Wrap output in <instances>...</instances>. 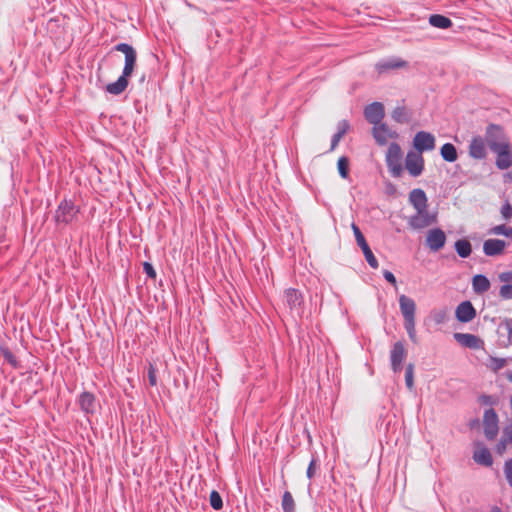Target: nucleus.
Masks as SVG:
<instances>
[{"label": "nucleus", "mask_w": 512, "mask_h": 512, "mask_svg": "<svg viewBox=\"0 0 512 512\" xmlns=\"http://www.w3.org/2000/svg\"><path fill=\"white\" fill-rule=\"evenodd\" d=\"M114 50L122 52L125 55L124 67L119 78L106 86V91L112 95H120L123 93L128 84L137 61V53L132 45L128 43H118L114 46Z\"/></svg>", "instance_id": "f257e3e1"}, {"label": "nucleus", "mask_w": 512, "mask_h": 512, "mask_svg": "<svg viewBox=\"0 0 512 512\" xmlns=\"http://www.w3.org/2000/svg\"><path fill=\"white\" fill-rule=\"evenodd\" d=\"M79 213L80 207L72 199L64 198L58 204L53 218L57 225L67 226L77 220Z\"/></svg>", "instance_id": "f03ea898"}, {"label": "nucleus", "mask_w": 512, "mask_h": 512, "mask_svg": "<svg viewBox=\"0 0 512 512\" xmlns=\"http://www.w3.org/2000/svg\"><path fill=\"white\" fill-rule=\"evenodd\" d=\"M402 157L403 152L400 145L397 142L390 143L385 161L391 176L394 178H399L403 174Z\"/></svg>", "instance_id": "7ed1b4c3"}, {"label": "nucleus", "mask_w": 512, "mask_h": 512, "mask_svg": "<svg viewBox=\"0 0 512 512\" xmlns=\"http://www.w3.org/2000/svg\"><path fill=\"white\" fill-rule=\"evenodd\" d=\"M284 299L291 313L298 317L303 314L304 297L303 294L295 288H288L284 291Z\"/></svg>", "instance_id": "20e7f679"}, {"label": "nucleus", "mask_w": 512, "mask_h": 512, "mask_svg": "<svg viewBox=\"0 0 512 512\" xmlns=\"http://www.w3.org/2000/svg\"><path fill=\"white\" fill-rule=\"evenodd\" d=\"M352 229L354 232V236L357 242V245L361 248L363 255L365 257V260L369 264V266L373 269H377L379 266L378 260L373 254L370 246L368 245L364 235L362 234L359 227L355 224H352Z\"/></svg>", "instance_id": "39448f33"}, {"label": "nucleus", "mask_w": 512, "mask_h": 512, "mask_svg": "<svg viewBox=\"0 0 512 512\" xmlns=\"http://www.w3.org/2000/svg\"><path fill=\"white\" fill-rule=\"evenodd\" d=\"M499 418L493 408L486 409L483 415L484 434L488 440H494L498 434Z\"/></svg>", "instance_id": "423d86ee"}, {"label": "nucleus", "mask_w": 512, "mask_h": 512, "mask_svg": "<svg viewBox=\"0 0 512 512\" xmlns=\"http://www.w3.org/2000/svg\"><path fill=\"white\" fill-rule=\"evenodd\" d=\"M437 222V216L436 214H430L427 211V208L425 210H422L421 212L416 211V213L409 217L408 224L412 229L420 230L425 227H428L434 223Z\"/></svg>", "instance_id": "0eeeda50"}, {"label": "nucleus", "mask_w": 512, "mask_h": 512, "mask_svg": "<svg viewBox=\"0 0 512 512\" xmlns=\"http://www.w3.org/2000/svg\"><path fill=\"white\" fill-rule=\"evenodd\" d=\"M489 148L493 151L497 147H500L503 144H506L507 142H503L504 140V131L503 128L500 125L496 124H489L486 127L485 131V139H484Z\"/></svg>", "instance_id": "6e6552de"}, {"label": "nucleus", "mask_w": 512, "mask_h": 512, "mask_svg": "<svg viewBox=\"0 0 512 512\" xmlns=\"http://www.w3.org/2000/svg\"><path fill=\"white\" fill-rule=\"evenodd\" d=\"M407 356V351L404 347L403 342L397 341L393 344L390 351V363L391 369L394 373H399L402 371V363Z\"/></svg>", "instance_id": "1a4fd4ad"}, {"label": "nucleus", "mask_w": 512, "mask_h": 512, "mask_svg": "<svg viewBox=\"0 0 512 512\" xmlns=\"http://www.w3.org/2000/svg\"><path fill=\"white\" fill-rule=\"evenodd\" d=\"M405 167L412 177H418L424 170V159L418 152L410 151L406 155Z\"/></svg>", "instance_id": "9d476101"}, {"label": "nucleus", "mask_w": 512, "mask_h": 512, "mask_svg": "<svg viewBox=\"0 0 512 512\" xmlns=\"http://www.w3.org/2000/svg\"><path fill=\"white\" fill-rule=\"evenodd\" d=\"M498 345L507 348L512 345V318H505L497 326Z\"/></svg>", "instance_id": "9b49d317"}, {"label": "nucleus", "mask_w": 512, "mask_h": 512, "mask_svg": "<svg viewBox=\"0 0 512 512\" xmlns=\"http://www.w3.org/2000/svg\"><path fill=\"white\" fill-rule=\"evenodd\" d=\"M413 144L417 152L421 154L435 148V137L430 132L419 131L414 137Z\"/></svg>", "instance_id": "f8f14e48"}, {"label": "nucleus", "mask_w": 512, "mask_h": 512, "mask_svg": "<svg viewBox=\"0 0 512 512\" xmlns=\"http://www.w3.org/2000/svg\"><path fill=\"white\" fill-rule=\"evenodd\" d=\"M77 404L85 415L96 413L98 401L92 392L83 391L77 398Z\"/></svg>", "instance_id": "ddd939ff"}, {"label": "nucleus", "mask_w": 512, "mask_h": 512, "mask_svg": "<svg viewBox=\"0 0 512 512\" xmlns=\"http://www.w3.org/2000/svg\"><path fill=\"white\" fill-rule=\"evenodd\" d=\"M385 116L384 106L381 102H373L364 109L365 119L372 125H378Z\"/></svg>", "instance_id": "4468645a"}, {"label": "nucleus", "mask_w": 512, "mask_h": 512, "mask_svg": "<svg viewBox=\"0 0 512 512\" xmlns=\"http://www.w3.org/2000/svg\"><path fill=\"white\" fill-rule=\"evenodd\" d=\"M453 337L459 345L465 348L479 350L484 347V341L474 334L457 332Z\"/></svg>", "instance_id": "2eb2a0df"}, {"label": "nucleus", "mask_w": 512, "mask_h": 512, "mask_svg": "<svg viewBox=\"0 0 512 512\" xmlns=\"http://www.w3.org/2000/svg\"><path fill=\"white\" fill-rule=\"evenodd\" d=\"M446 243V234L441 228H433L428 231L426 244L432 251H439Z\"/></svg>", "instance_id": "dca6fc26"}, {"label": "nucleus", "mask_w": 512, "mask_h": 512, "mask_svg": "<svg viewBox=\"0 0 512 512\" xmlns=\"http://www.w3.org/2000/svg\"><path fill=\"white\" fill-rule=\"evenodd\" d=\"M493 152L497 154L495 164L498 169L506 170L512 166V156L509 143L497 147Z\"/></svg>", "instance_id": "f3484780"}, {"label": "nucleus", "mask_w": 512, "mask_h": 512, "mask_svg": "<svg viewBox=\"0 0 512 512\" xmlns=\"http://www.w3.org/2000/svg\"><path fill=\"white\" fill-rule=\"evenodd\" d=\"M372 134L376 143L380 146L386 145L388 138L398 137V134L395 131H391L387 124L383 122H380L378 125H374Z\"/></svg>", "instance_id": "a211bd4d"}, {"label": "nucleus", "mask_w": 512, "mask_h": 512, "mask_svg": "<svg viewBox=\"0 0 512 512\" xmlns=\"http://www.w3.org/2000/svg\"><path fill=\"white\" fill-rule=\"evenodd\" d=\"M455 317L461 323H468L476 317V309L470 301H463L457 306Z\"/></svg>", "instance_id": "6ab92c4d"}, {"label": "nucleus", "mask_w": 512, "mask_h": 512, "mask_svg": "<svg viewBox=\"0 0 512 512\" xmlns=\"http://www.w3.org/2000/svg\"><path fill=\"white\" fill-rule=\"evenodd\" d=\"M506 247V242L501 239L490 238L483 243V253L489 257L502 255Z\"/></svg>", "instance_id": "aec40b11"}, {"label": "nucleus", "mask_w": 512, "mask_h": 512, "mask_svg": "<svg viewBox=\"0 0 512 512\" xmlns=\"http://www.w3.org/2000/svg\"><path fill=\"white\" fill-rule=\"evenodd\" d=\"M469 156L473 159L482 160L487 156L485 140L481 136H474L469 144Z\"/></svg>", "instance_id": "412c9836"}, {"label": "nucleus", "mask_w": 512, "mask_h": 512, "mask_svg": "<svg viewBox=\"0 0 512 512\" xmlns=\"http://www.w3.org/2000/svg\"><path fill=\"white\" fill-rule=\"evenodd\" d=\"M405 66H407L406 61L397 57H392L377 62L375 64V69L379 74H385L391 70L403 68Z\"/></svg>", "instance_id": "4be33fe9"}, {"label": "nucleus", "mask_w": 512, "mask_h": 512, "mask_svg": "<svg viewBox=\"0 0 512 512\" xmlns=\"http://www.w3.org/2000/svg\"><path fill=\"white\" fill-rule=\"evenodd\" d=\"M399 306L404 321L415 320L416 304L412 298L406 295H401L399 297Z\"/></svg>", "instance_id": "5701e85b"}, {"label": "nucleus", "mask_w": 512, "mask_h": 512, "mask_svg": "<svg viewBox=\"0 0 512 512\" xmlns=\"http://www.w3.org/2000/svg\"><path fill=\"white\" fill-rule=\"evenodd\" d=\"M409 201L414 209L418 212H421L427 208V196L425 192L420 188L413 189L410 192Z\"/></svg>", "instance_id": "b1692460"}, {"label": "nucleus", "mask_w": 512, "mask_h": 512, "mask_svg": "<svg viewBox=\"0 0 512 512\" xmlns=\"http://www.w3.org/2000/svg\"><path fill=\"white\" fill-rule=\"evenodd\" d=\"M413 112L404 105H397L391 112V118L399 124L411 122Z\"/></svg>", "instance_id": "393cba45"}, {"label": "nucleus", "mask_w": 512, "mask_h": 512, "mask_svg": "<svg viewBox=\"0 0 512 512\" xmlns=\"http://www.w3.org/2000/svg\"><path fill=\"white\" fill-rule=\"evenodd\" d=\"M491 283L487 276L476 274L472 278V289L476 294H483L490 289Z\"/></svg>", "instance_id": "a878e982"}, {"label": "nucleus", "mask_w": 512, "mask_h": 512, "mask_svg": "<svg viewBox=\"0 0 512 512\" xmlns=\"http://www.w3.org/2000/svg\"><path fill=\"white\" fill-rule=\"evenodd\" d=\"M473 459L476 463L485 467H490L493 464L492 454L486 447H482L480 450L474 451Z\"/></svg>", "instance_id": "bb28decb"}, {"label": "nucleus", "mask_w": 512, "mask_h": 512, "mask_svg": "<svg viewBox=\"0 0 512 512\" xmlns=\"http://www.w3.org/2000/svg\"><path fill=\"white\" fill-rule=\"evenodd\" d=\"M429 24L439 29H448L453 25L452 20L442 14H431Z\"/></svg>", "instance_id": "cd10ccee"}, {"label": "nucleus", "mask_w": 512, "mask_h": 512, "mask_svg": "<svg viewBox=\"0 0 512 512\" xmlns=\"http://www.w3.org/2000/svg\"><path fill=\"white\" fill-rule=\"evenodd\" d=\"M440 155L446 162H455L458 158V153L455 145L452 143H445L440 148Z\"/></svg>", "instance_id": "c85d7f7f"}, {"label": "nucleus", "mask_w": 512, "mask_h": 512, "mask_svg": "<svg viewBox=\"0 0 512 512\" xmlns=\"http://www.w3.org/2000/svg\"><path fill=\"white\" fill-rule=\"evenodd\" d=\"M454 249L459 257L468 258L472 253V245L467 239H459L454 244Z\"/></svg>", "instance_id": "c756f323"}, {"label": "nucleus", "mask_w": 512, "mask_h": 512, "mask_svg": "<svg viewBox=\"0 0 512 512\" xmlns=\"http://www.w3.org/2000/svg\"><path fill=\"white\" fill-rule=\"evenodd\" d=\"M281 506L283 512H295V501L289 491H285L282 496Z\"/></svg>", "instance_id": "7c9ffc66"}, {"label": "nucleus", "mask_w": 512, "mask_h": 512, "mask_svg": "<svg viewBox=\"0 0 512 512\" xmlns=\"http://www.w3.org/2000/svg\"><path fill=\"white\" fill-rule=\"evenodd\" d=\"M488 234L512 237V227L506 226L505 224L496 225L488 230Z\"/></svg>", "instance_id": "2f4dec72"}, {"label": "nucleus", "mask_w": 512, "mask_h": 512, "mask_svg": "<svg viewBox=\"0 0 512 512\" xmlns=\"http://www.w3.org/2000/svg\"><path fill=\"white\" fill-rule=\"evenodd\" d=\"M512 443V424L503 429L501 439L498 443V449H505L507 445Z\"/></svg>", "instance_id": "473e14b6"}, {"label": "nucleus", "mask_w": 512, "mask_h": 512, "mask_svg": "<svg viewBox=\"0 0 512 512\" xmlns=\"http://www.w3.org/2000/svg\"><path fill=\"white\" fill-rule=\"evenodd\" d=\"M0 353L4 357L5 361L9 363L13 368L17 369L20 367V363L14 354L7 347H0Z\"/></svg>", "instance_id": "72a5a7b5"}, {"label": "nucleus", "mask_w": 512, "mask_h": 512, "mask_svg": "<svg viewBox=\"0 0 512 512\" xmlns=\"http://www.w3.org/2000/svg\"><path fill=\"white\" fill-rule=\"evenodd\" d=\"M337 168L339 175L343 179H347L349 177V159L346 156H342L338 159Z\"/></svg>", "instance_id": "f704fd0d"}, {"label": "nucleus", "mask_w": 512, "mask_h": 512, "mask_svg": "<svg viewBox=\"0 0 512 512\" xmlns=\"http://www.w3.org/2000/svg\"><path fill=\"white\" fill-rule=\"evenodd\" d=\"M431 318L434 321V323L437 325L444 324L448 320L447 309L443 308V309L433 310L431 312Z\"/></svg>", "instance_id": "c9c22d12"}, {"label": "nucleus", "mask_w": 512, "mask_h": 512, "mask_svg": "<svg viewBox=\"0 0 512 512\" xmlns=\"http://www.w3.org/2000/svg\"><path fill=\"white\" fill-rule=\"evenodd\" d=\"M209 503H210V506L216 511L221 510L223 508V500L218 491H216V490L211 491V493L209 495Z\"/></svg>", "instance_id": "e433bc0d"}, {"label": "nucleus", "mask_w": 512, "mask_h": 512, "mask_svg": "<svg viewBox=\"0 0 512 512\" xmlns=\"http://www.w3.org/2000/svg\"><path fill=\"white\" fill-rule=\"evenodd\" d=\"M405 383L409 390L414 387V365L409 363L405 369Z\"/></svg>", "instance_id": "4c0bfd02"}, {"label": "nucleus", "mask_w": 512, "mask_h": 512, "mask_svg": "<svg viewBox=\"0 0 512 512\" xmlns=\"http://www.w3.org/2000/svg\"><path fill=\"white\" fill-rule=\"evenodd\" d=\"M500 214L504 221L509 222L512 219V204L505 200L500 208Z\"/></svg>", "instance_id": "58836bf2"}, {"label": "nucleus", "mask_w": 512, "mask_h": 512, "mask_svg": "<svg viewBox=\"0 0 512 512\" xmlns=\"http://www.w3.org/2000/svg\"><path fill=\"white\" fill-rule=\"evenodd\" d=\"M506 363L507 360L505 358L490 357L488 366L494 372H498L506 365Z\"/></svg>", "instance_id": "ea45409f"}, {"label": "nucleus", "mask_w": 512, "mask_h": 512, "mask_svg": "<svg viewBox=\"0 0 512 512\" xmlns=\"http://www.w3.org/2000/svg\"><path fill=\"white\" fill-rule=\"evenodd\" d=\"M404 328H405L410 340L412 342L416 343L417 338H416L415 320L404 321Z\"/></svg>", "instance_id": "a19ab883"}, {"label": "nucleus", "mask_w": 512, "mask_h": 512, "mask_svg": "<svg viewBox=\"0 0 512 512\" xmlns=\"http://www.w3.org/2000/svg\"><path fill=\"white\" fill-rule=\"evenodd\" d=\"M157 370L155 366L149 362L148 368H147V378L150 386H156L157 385V376H156Z\"/></svg>", "instance_id": "79ce46f5"}, {"label": "nucleus", "mask_w": 512, "mask_h": 512, "mask_svg": "<svg viewBox=\"0 0 512 512\" xmlns=\"http://www.w3.org/2000/svg\"><path fill=\"white\" fill-rule=\"evenodd\" d=\"M499 295L504 300L512 299V284H504L500 287Z\"/></svg>", "instance_id": "37998d69"}, {"label": "nucleus", "mask_w": 512, "mask_h": 512, "mask_svg": "<svg viewBox=\"0 0 512 512\" xmlns=\"http://www.w3.org/2000/svg\"><path fill=\"white\" fill-rule=\"evenodd\" d=\"M504 474L510 487H512V458L504 463Z\"/></svg>", "instance_id": "c03bdc74"}, {"label": "nucleus", "mask_w": 512, "mask_h": 512, "mask_svg": "<svg viewBox=\"0 0 512 512\" xmlns=\"http://www.w3.org/2000/svg\"><path fill=\"white\" fill-rule=\"evenodd\" d=\"M478 401L480 402V404L487 406H494L497 404V398L487 394L480 395Z\"/></svg>", "instance_id": "a18cd8bd"}, {"label": "nucleus", "mask_w": 512, "mask_h": 512, "mask_svg": "<svg viewBox=\"0 0 512 512\" xmlns=\"http://www.w3.org/2000/svg\"><path fill=\"white\" fill-rule=\"evenodd\" d=\"M143 271L150 279L156 278V270L154 269L153 265L150 262H144L143 263Z\"/></svg>", "instance_id": "49530a36"}, {"label": "nucleus", "mask_w": 512, "mask_h": 512, "mask_svg": "<svg viewBox=\"0 0 512 512\" xmlns=\"http://www.w3.org/2000/svg\"><path fill=\"white\" fill-rule=\"evenodd\" d=\"M350 125L347 120H341L337 124V134H340L341 136H344L347 131L349 130Z\"/></svg>", "instance_id": "de8ad7c7"}, {"label": "nucleus", "mask_w": 512, "mask_h": 512, "mask_svg": "<svg viewBox=\"0 0 512 512\" xmlns=\"http://www.w3.org/2000/svg\"><path fill=\"white\" fill-rule=\"evenodd\" d=\"M383 277L384 279L389 282L390 284H392L393 286H396L397 284V280H396V277L394 276V274L389 271V270H384L383 271Z\"/></svg>", "instance_id": "09e8293b"}, {"label": "nucleus", "mask_w": 512, "mask_h": 512, "mask_svg": "<svg viewBox=\"0 0 512 512\" xmlns=\"http://www.w3.org/2000/svg\"><path fill=\"white\" fill-rule=\"evenodd\" d=\"M315 466H316V459L312 458V460L310 461V463L308 465L307 471H306L307 478L312 479L314 477Z\"/></svg>", "instance_id": "8fccbe9b"}, {"label": "nucleus", "mask_w": 512, "mask_h": 512, "mask_svg": "<svg viewBox=\"0 0 512 512\" xmlns=\"http://www.w3.org/2000/svg\"><path fill=\"white\" fill-rule=\"evenodd\" d=\"M499 280L501 282H505L506 284H509V282H512V271L502 272L499 274Z\"/></svg>", "instance_id": "3c124183"}, {"label": "nucleus", "mask_w": 512, "mask_h": 512, "mask_svg": "<svg viewBox=\"0 0 512 512\" xmlns=\"http://www.w3.org/2000/svg\"><path fill=\"white\" fill-rule=\"evenodd\" d=\"M342 137L343 136H341L340 134H337V133H335L332 136L330 151H333L337 147V145L339 144V142L342 139Z\"/></svg>", "instance_id": "603ef678"}, {"label": "nucleus", "mask_w": 512, "mask_h": 512, "mask_svg": "<svg viewBox=\"0 0 512 512\" xmlns=\"http://www.w3.org/2000/svg\"><path fill=\"white\" fill-rule=\"evenodd\" d=\"M395 191H396V188H395V186L392 183H388L386 185V192H387V194L392 195V194L395 193Z\"/></svg>", "instance_id": "864d4df0"}, {"label": "nucleus", "mask_w": 512, "mask_h": 512, "mask_svg": "<svg viewBox=\"0 0 512 512\" xmlns=\"http://www.w3.org/2000/svg\"><path fill=\"white\" fill-rule=\"evenodd\" d=\"M505 377L509 382H512V371H506Z\"/></svg>", "instance_id": "5fc2aeb1"}, {"label": "nucleus", "mask_w": 512, "mask_h": 512, "mask_svg": "<svg viewBox=\"0 0 512 512\" xmlns=\"http://www.w3.org/2000/svg\"><path fill=\"white\" fill-rule=\"evenodd\" d=\"M478 424H479V420L478 419H474V420L470 421V423H469L471 428H474Z\"/></svg>", "instance_id": "6e6d98bb"}, {"label": "nucleus", "mask_w": 512, "mask_h": 512, "mask_svg": "<svg viewBox=\"0 0 512 512\" xmlns=\"http://www.w3.org/2000/svg\"><path fill=\"white\" fill-rule=\"evenodd\" d=\"M491 512H503V511H502V510H501V508H499L498 506H493V507L491 508Z\"/></svg>", "instance_id": "4d7b16f0"}, {"label": "nucleus", "mask_w": 512, "mask_h": 512, "mask_svg": "<svg viewBox=\"0 0 512 512\" xmlns=\"http://www.w3.org/2000/svg\"><path fill=\"white\" fill-rule=\"evenodd\" d=\"M145 81V75H143L140 79V82H144Z\"/></svg>", "instance_id": "13d9d810"}]
</instances>
